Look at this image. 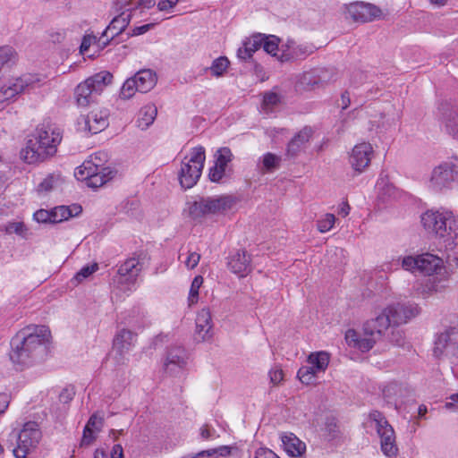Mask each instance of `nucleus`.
<instances>
[{
  "instance_id": "obj_22",
  "label": "nucleus",
  "mask_w": 458,
  "mask_h": 458,
  "mask_svg": "<svg viewBox=\"0 0 458 458\" xmlns=\"http://www.w3.org/2000/svg\"><path fill=\"white\" fill-rule=\"evenodd\" d=\"M447 276H429L417 288V293L422 298L427 299L437 293L443 292L447 287Z\"/></svg>"
},
{
  "instance_id": "obj_44",
  "label": "nucleus",
  "mask_w": 458,
  "mask_h": 458,
  "mask_svg": "<svg viewBox=\"0 0 458 458\" xmlns=\"http://www.w3.org/2000/svg\"><path fill=\"white\" fill-rule=\"evenodd\" d=\"M335 216L333 214H326L324 217L317 222L318 230L320 233L328 232L335 225Z\"/></svg>"
},
{
  "instance_id": "obj_48",
  "label": "nucleus",
  "mask_w": 458,
  "mask_h": 458,
  "mask_svg": "<svg viewBox=\"0 0 458 458\" xmlns=\"http://www.w3.org/2000/svg\"><path fill=\"white\" fill-rule=\"evenodd\" d=\"M301 82L306 86H315L318 84L319 81L316 71L306 72L301 78Z\"/></svg>"
},
{
  "instance_id": "obj_52",
  "label": "nucleus",
  "mask_w": 458,
  "mask_h": 458,
  "mask_svg": "<svg viewBox=\"0 0 458 458\" xmlns=\"http://www.w3.org/2000/svg\"><path fill=\"white\" fill-rule=\"evenodd\" d=\"M279 102V96L276 93H267L263 98V105L265 106H274Z\"/></svg>"
},
{
  "instance_id": "obj_62",
  "label": "nucleus",
  "mask_w": 458,
  "mask_h": 458,
  "mask_svg": "<svg viewBox=\"0 0 458 458\" xmlns=\"http://www.w3.org/2000/svg\"><path fill=\"white\" fill-rule=\"evenodd\" d=\"M350 104H351L350 95L347 91H344L341 95L342 109L343 110L346 109L350 106Z\"/></svg>"
},
{
  "instance_id": "obj_2",
  "label": "nucleus",
  "mask_w": 458,
  "mask_h": 458,
  "mask_svg": "<svg viewBox=\"0 0 458 458\" xmlns=\"http://www.w3.org/2000/svg\"><path fill=\"white\" fill-rule=\"evenodd\" d=\"M62 140V130L55 123L44 121L28 139L21 157L28 164L44 162L56 154Z\"/></svg>"
},
{
  "instance_id": "obj_34",
  "label": "nucleus",
  "mask_w": 458,
  "mask_h": 458,
  "mask_svg": "<svg viewBox=\"0 0 458 458\" xmlns=\"http://www.w3.org/2000/svg\"><path fill=\"white\" fill-rule=\"evenodd\" d=\"M231 454V447L228 445H221L216 448L203 450L196 454H189L182 458H211L216 456H227Z\"/></svg>"
},
{
  "instance_id": "obj_19",
  "label": "nucleus",
  "mask_w": 458,
  "mask_h": 458,
  "mask_svg": "<svg viewBox=\"0 0 458 458\" xmlns=\"http://www.w3.org/2000/svg\"><path fill=\"white\" fill-rule=\"evenodd\" d=\"M438 120L447 134L458 140V106L442 104L438 107Z\"/></svg>"
},
{
  "instance_id": "obj_38",
  "label": "nucleus",
  "mask_w": 458,
  "mask_h": 458,
  "mask_svg": "<svg viewBox=\"0 0 458 458\" xmlns=\"http://www.w3.org/2000/svg\"><path fill=\"white\" fill-rule=\"evenodd\" d=\"M6 234L15 233L24 239L27 238L28 229L23 222H9L0 229Z\"/></svg>"
},
{
  "instance_id": "obj_7",
  "label": "nucleus",
  "mask_w": 458,
  "mask_h": 458,
  "mask_svg": "<svg viewBox=\"0 0 458 458\" xmlns=\"http://www.w3.org/2000/svg\"><path fill=\"white\" fill-rule=\"evenodd\" d=\"M10 437L15 441V445L13 443L11 444L13 456L15 458H26L38 445L42 433L37 422L29 421L23 425L18 433L13 431Z\"/></svg>"
},
{
  "instance_id": "obj_15",
  "label": "nucleus",
  "mask_w": 458,
  "mask_h": 458,
  "mask_svg": "<svg viewBox=\"0 0 458 458\" xmlns=\"http://www.w3.org/2000/svg\"><path fill=\"white\" fill-rule=\"evenodd\" d=\"M141 270L142 264L139 258L127 259L118 268L116 281L119 284L126 285L124 290L131 291Z\"/></svg>"
},
{
  "instance_id": "obj_10",
  "label": "nucleus",
  "mask_w": 458,
  "mask_h": 458,
  "mask_svg": "<svg viewBox=\"0 0 458 458\" xmlns=\"http://www.w3.org/2000/svg\"><path fill=\"white\" fill-rule=\"evenodd\" d=\"M402 267L412 273L420 272L428 276H442L444 262L441 258L427 252L403 258Z\"/></svg>"
},
{
  "instance_id": "obj_57",
  "label": "nucleus",
  "mask_w": 458,
  "mask_h": 458,
  "mask_svg": "<svg viewBox=\"0 0 458 458\" xmlns=\"http://www.w3.org/2000/svg\"><path fill=\"white\" fill-rule=\"evenodd\" d=\"M10 403V396L7 394H0V415L4 413Z\"/></svg>"
},
{
  "instance_id": "obj_53",
  "label": "nucleus",
  "mask_w": 458,
  "mask_h": 458,
  "mask_svg": "<svg viewBox=\"0 0 458 458\" xmlns=\"http://www.w3.org/2000/svg\"><path fill=\"white\" fill-rule=\"evenodd\" d=\"M200 255L197 252L189 253L187 259L185 260V265L188 268L193 269L198 263L199 262Z\"/></svg>"
},
{
  "instance_id": "obj_59",
  "label": "nucleus",
  "mask_w": 458,
  "mask_h": 458,
  "mask_svg": "<svg viewBox=\"0 0 458 458\" xmlns=\"http://www.w3.org/2000/svg\"><path fill=\"white\" fill-rule=\"evenodd\" d=\"M390 341L396 345H403V338L402 332L399 330L392 331Z\"/></svg>"
},
{
  "instance_id": "obj_18",
  "label": "nucleus",
  "mask_w": 458,
  "mask_h": 458,
  "mask_svg": "<svg viewBox=\"0 0 458 458\" xmlns=\"http://www.w3.org/2000/svg\"><path fill=\"white\" fill-rule=\"evenodd\" d=\"M215 164L209 168L208 178L213 182H219L226 174L228 164L233 160V155L229 148L224 147L216 150Z\"/></svg>"
},
{
  "instance_id": "obj_9",
  "label": "nucleus",
  "mask_w": 458,
  "mask_h": 458,
  "mask_svg": "<svg viewBox=\"0 0 458 458\" xmlns=\"http://www.w3.org/2000/svg\"><path fill=\"white\" fill-rule=\"evenodd\" d=\"M205 159V148L201 146L193 148L189 156L184 157L179 173V182L182 188L190 189L198 182Z\"/></svg>"
},
{
  "instance_id": "obj_12",
  "label": "nucleus",
  "mask_w": 458,
  "mask_h": 458,
  "mask_svg": "<svg viewBox=\"0 0 458 458\" xmlns=\"http://www.w3.org/2000/svg\"><path fill=\"white\" fill-rule=\"evenodd\" d=\"M369 419L375 423L377 432L380 437L383 454L387 457L395 456L398 449L395 444L394 432L383 413L378 411H372L369 414Z\"/></svg>"
},
{
  "instance_id": "obj_47",
  "label": "nucleus",
  "mask_w": 458,
  "mask_h": 458,
  "mask_svg": "<svg viewBox=\"0 0 458 458\" xmlns=\"http://www.w3.org/2000/svg\"><path fill=\"white\" fill-rule=\"evenodd\" d=\"M325 432L330 439H334L337 436L338 426L335 418L331 416L326 419Z\"/></svg>"
},
{
  "instance_id": "obj_1",
  "label": "nucleus",
  "mask_w": 458,
  "mask_h": 458,
  "mask_svg": "<svg viewBox=\"0 0 458 458\" xmlns=\"http://www.w3.org/2000/svg\"><path fill=\"white\" fill-rule=\"evenodd\" d=\"M420 313V308L414 303H396L389 305L375 318L368 320L364 325V337L353 329L345 333V341L350 347L362 352L373 348L377 340L391 326L406 323Z\"/></svg>"
},
{
  "instance_id": "obj_63",
  "label": "nucleus",
  "mask_w": 458,
  "mask_h": 458,
  "mask_svg": "<svg viewBox=\"0 0 458 458\" xmlns=\"http://www.w3.org/2000/svg\"><path fill=\"white\" fill-rule=\"evenodd\" d=\"M450 402L445 403V407L448 409L458 407V393L454 394L449 397Z\"/></svg>"
},
{
  "instance_id": "obj_54",
  "label": "nucleus",
  "mask_w": 458,
  "mask_h": 458,
  "mask_svg": "<svg viewBox=\"0 0 458 458\" xmlns=\"http://www.w3.org/2000/svg\"><path fill=\"white\" fill-rule=\"evenodd\" d=\"M95 439V437L93 435L92 428H89V427H85L83 430V436L81 439V445H89L93 440Z\"/></svg>"
},
{
  "instance_id": "obj_31",
  "label": "nucleus",
  "mask_w": 458,
  "mask_h": 458,
  "mask_svg": "<svg viewBox=\"0 0 458 458\" xmlns=\"http://www.w3.org/2000/svg\"><path fill=\"white\" fill-rule=\"evenodd\" d=\"M281 161V157L267 152L259 158L258 168L261 174L273 173L280 167Z\"/></svg>"
},
{
  "instance_id": "obj_40",
  "label": "nucleus",
  "mask_w": 458,
  "mask_h": 458,
  "mask_svg": "<svg viewBox=\"0 0 458 458\" xmlns=\"http://www.w3.org/2000/svg\"><path fill=\"white\" fill-rule=\"evenodd\" d=\"M137 91H138L137 83L134 81L133 78L131 77L123 82V84L121 88V90H120V98L123 99H129L132 96H134V94Z\"/></svg>"
},
{
  "instance_id": "obj_39",
  "label": "nucleus",
  "mask_w": 458,
  "mask_h": 458,
  "mask_svg": "<svg viewBox=\"0 0 458 458\" xmlns=\"http://www.w3.org/2000/svg\"><path fill=\"white\" fill-rule=\"evenodd\" d=\"M311 53L307 47L298 46L293 48V53H282L277 58L282 62H287L293 58H304L307 55Z\"/></svg>"
},
{
  "instance_id": "obj_5",
  "label": "nucleus",
  "mask_w": 458,
  "mask_h": 458,
  "mask_svg": "<svg viewBox=\"0 0 458 458\" xmlns=\"http://www.w3.org/2000/svg\"><path fill=\"white\" fill-rule=\"evenodd\" d=\"M106 158V155L102 152L96 153L86 160L82 165L76 168L75 176L78 180L87 181V184L92 188H98L114 177V172L109 167H103L102 162Z\"/></svg>"
},
{
  "instance_id": "obj_13",
  "label": "nucleus",
  "mask_w": 458,
  "mask_h": 458,
  "mask_svg": "<svg viewBox=\"0 0 458 458\" xmlns=\"http://www.w3.org/2000/svg\"><path fill=\"white\" fill-rule=\"evenodd\" d=\"M42 81L40 76L34 74L16 78L0 89V101L10 100L21 93H29L39 88L43 84Z\"/></svg>"
},
{
  "instance_id": "obj_64",
  "label": "nucleus",
  "mask_w": 458,
  "mask_h": 458,
  "mask_svg": "<svg viewBox=\"0 0 458 458\" xmlns=\"http://www.w3.org/2000/svg\"><path fill=\"white\" fill-rule=\"evenodd\" d=\"M98 423L101 425L102 424V419H98L97 417V415L93 414L89 418V421H88V423H87V425L85 427H89V428H97Z\"/></svg>"
},
{
  "instance_id": "obj_51",
  "label": "nucleus",
  "mask_w": 458,
  "mask_h": 458,
  "mask_svg": "<svg viewBox=\"0 0 458 458\" xmlns=\"http://www.w3.org/2000/svg\"><path fill=\"white\" fill-rule=\"evenodd\" d=\"M200 437L203 439H215L218 437L219 436L216 434V431L210 428L208 425H204L200 428Z\"/></svg>"
},
{
  "instance_id": "obj_20",
  "label": "nucleus",
  "mask_w": 458,
  "mask_h": 458,
  "mask_svg": "<svg viewBox=\"0 0 458 458\" xmlns=\"http://www.w3.org/2000/svg\"><path fill=\"white\" fill-rule=\"evenodd\" d=\"M373 148L369 143L362 142L354 146L350 155V164L357 172H362L369 166Z\"/></svg>"
},
{
  "instance_id": "obj_11",
  "label": "nucleus",
  "mask_w": 458,
  "mask_h": 458,
  "mask_svg": "<svg viewBox=\"0 0 458 458\" xmlns=\"http://www.w3.org/2000/svg\"><path fill=\"white\" fill-rule=\"evenodd\" d=\"M457 182L458 159L454 158L433 168L428 180V187L434 191H442L452 189Z\"/></svg>"
},
{
  "instance_id": "obj_58",
  "label": "nucleus",
  "mask_w": 458,
  "mask_h": 458,
  "mask_svg": "<svg viewBox=\"0 0 458 458\" xmlns=\"http://www.w3.org/2000/svg\"><path fill=\"white\" fill-rule=\"evenodd\" d=\"M73 395L74 392L72 390L64 389L59 394V400L64 403H67L73 398Z\"/></svg>"
},
{
  "instance_id": "obj_3",
  "label": "nucleus",
  "mask_w": 458,
  "mask_h": 458,
  "mask_svg": "<svg viewBox=\"0 0 458 458\" xmlns=\"http://www.w3.org/2000/svg\"><path fill=\"white\" fill-rule=\"evenodd\" d=\"M50 332L46 326L27 327L18 332L11 340V360L18 365H29L46 349Z\"/></svg>"
},
{
  "instance_id": "obj_43",
  "label": "nucleus",
  "mask_w": 458,
  "mask_h": 458,
  "mask_svg": "<svg viewBox=\"0 0 458 458\" xmlns=\"http://www.w3.org/2000/svg\"><path fill=\"white\" fill-rule=\"evenodd\" d=\"M59 178L54 174L48 175L38 186L39 193H47L52 191L57 184Z\"/></svg>"
},
{
  "instance_id": "obj_60",
  "label": "nucleus",
  "mask_w": 458,
  "mask_h": 458,
  "mask_svg": "<svg viewBox=\"0 0 458 458\" xmlns=\"http://www.w3.org/2000/svg\"><path fill=\"white\" fill-rule=\"evenodd\" d=\"M123 451L121 445H114L111 452V458H123Z\"/></svg>"
},
{
  "instance_id": "obj_6",
  "label": "nucleus",
  "mask_w": 458,
  "mask_h": 458,
  "mask_svg": "<svg viewBox=\"0 0 458 458\" xmlns=\"http://www.w3.org/2000/svg\"><path fill=\"white\" fill-rule=\"evenodd\" d=\"M113 74L107 71H101L80 83L74 90V97L79 106H88L94 102L96 97L100 95L106 86L112 83Z\"/></svg>"
},
{
  "instance_id": "obj_26",
  "label": "nucleus",
  "mask_w": 458,
  "mask_h": 458,
  "mask_svg": "<svg viewBox=\"0 0 458 458\" xmlns=\"http://www.w3.org/2000/svg\"><path fill=\"white\" fill-rule=\"evenodd\" d=\"M213 327L211 313L208 309H202L196 318V332L199 338L203 341L211 337V330Z\"/></svg>"
},
{
  "instance_id": "obj_25",
  "label": "nucleus",
  "mask_w": 458,
  "mask_h": 458,
  "mask_svg": "<svg viewBox=\"0 0 458 458\" xmlns=\"http://www.w3.org/2000/svg\"><path fill=\"white\" fill-rule=\"evenodd\" d=\"M313 131L310 127L305 126L293 138L287 145L286 154L290 157H296L305 147L311 138Z\"/></svg>"
},
{
  "instance_id": "obj_23",
  "label": "nucleus",
  "mask_w": 458,
  "mask_h": 458,
  "mask_svg": "<svg viewBox=\"0 0 458 458\" xmlns=\"http://www.w3.org/2000/svg\"><path fill=\"white\" fill-rule=\"evenodd\" d=\"M131 18V13H122L115 16L100 37V39L106 38V41H103V44L106 45L110 40L114 39V37L121 34L129 25Z\"/></svg>"
},
{
  "instance_id": "obj_21",
  "label": "nucleus",
  "mask_w": 458,
  "mask_h": 458,
  "mask_svg": "<svg viewBox=\"0 0 458 458\" xmlns=\"http://www.w3.org/2000/svg\"><path fill=\"white\" fill-rule=\"evenodd\" d=\"M107 112L103 110H92L87 115L82 116L79 124L83 123L84 129L92 134L102 131L108 125Z\"/></svg>"
},
{
  "instance_id": "obj_37",
  "label": "nucleus",
  "mask_w": 458,
  "mask_h": 458,
  "mask_svg": "<svg viewBox=\"0 0 458 458\" xmlns=\"http://www.w3.org/2000/svg\"><path fill=\"white\" fill-rule=\"evenodd\" d=\"M229 60L225 56L216 58L210 66L205 67L203 71L207 72L210 71L211 74L215 77H221L229 66Z\"/></svg>"
},
{
  "instance_id": "obj_30",
  "label": "nucleus",
  "mask_w": 458,
  "mask_h": 458,
  "mask_svg": "<svg viewBox=\"0 0 458 458\" xmlns=\"http://www.w3.org/2000/svg\"><path fill=\"white\" fill-rule=\"evenodd\" d=\"M82 212L81 206H58L52 209V224L61 223L70 217L77 216Z\"/></svg>"
},
{
  "instance_id": "obj_56",
  "label": "nucleus",
  "mask_w": 458,
  "mask_h": 458,
  "mask_svg": "<svg viewBox=\"0 0 458 458\" xmlns=\"http://www.w3.org/2000/svg\"><path fill=\"white\" fill-rule=\"evenodd\" d=\"M255 458H280L267 448H259L256 451Z\"/></svg>"
},
{
  "instance_id": "obj_36",
  "label": "nucleus",
  "mask_w": 458,
  "mask_h": 458,
  "mask_svg": "<svg viewBox=\"0 0 458 458\" xmlns=\"http://www.w3.org/2000/svg\"><path fill=\"white\" fill-rule=\"evenodd\" d=\"M402 387L396 382L386 385L383 389V397L389 404L397 405V398L401 395Z\"/></svg>"
},
{
  "instance_id": "obj_33",
  "label": "nucleus",
  "mask_w": 458,
  "mask_h": 458,
  "mask_svg": "<svg viewBox=\"0 0 458 458\" xmlns=\"http://www.w3.org/2000/svg\"><path fill=\"white\" fill-rule=\"evenodd\" d=\"M282 442L285 451L292 456L301 455L306 449L305 444L293 434L284 436L282 437Z\"/></svg>"
},
{
  "instance_id": "obj_35",
  "label": "nucleus",
  "mask_w": 458,
  "mask_h": 458,
  "mask_svg": "<svg viewBox=\"0 0 458 458\" xmlns=\"http://www.w3.org/2000/svg\"><path fill=\"white\" fill-rule=\"evenodd\" d=\"M308 362L317 372L324 371L329 363V355L326 352L311 353L308 357Z\"/></svg>"
},
{
  "instance_id": "obj_4",
  "label": "nucleus",
  "mask_w": 458,
  "mask_h": 458,
  "mask_svg": "<svg viewBox=\"0 0 458 458\" xmlns=\"http://www.w3.org/2000/svg\"><path fill=\"white\" fill-rule=\"evenodd\" d=\"M425 231L438 238L446 250L458 249V219L448 210H427L420 216Z\"/></svg>"
},
{
  "instance_id": "obj_24",
  "label": "nucleus",
  "mask_w": 458,
  "mask_h": 458,
  "mask_svg": "<svg viewBox=\"0 0 458 458\" xmlns=\"http://www.w3.org/2000/svg\"><path fill=\"white\" fill-rule=\"evenodd\" d=\"M229 269L241 277L251 271L250 258L245 250H238L228 260Z\"/></svg>"
},
{
  "instance_id": "obj_14",
  "label": "nucleus",
  "mask_w": 458,
  "mask_h": 458,
  "mask_svg": "<svg viewBox=\"0 0 458 458\" xmlns=\"http://www.w3.org/2000/svg\"><path fill=\"white\" fill-rule=\"evenodd\" d=\"M445 351L458 358V327H450L437 335L434 346V355L440 358Z\"/></svg>"
},
{
  "instance_id": "obj_50",
  "label": "nucleus",
  "mask_w": 458,
  "mask_h": 458,
  "mask_svg": "<svg viewBox=\"0 0 458 458\" xmlns=\"http://www.w3.org/2000/svg\"><path fill=\"white\" fill-rule=\"evenodd\" d=\"M33 217L38 223H52V209H39L34 213Z\"/></svg>"
},
{
  "instance_id": "obj_16",
  "label": "nucleus",
  "mask_w": 458,
  "mask_h": 458,
  "mask_svg": "<svg viewBox=\"0 0 458 458\" xmlns=\"http://www.w3.org/2000/svg\"><path fill=\"white\" fill-rule=\"evenodd\" d=\"M188 354L182 346H172L167 350L164 361V370L171 375L179 374L187 365Z\"/></svg>"
},
{
  "instance_id": "obj_27",
  "label": "nucleus",
  "mask_w": 458,
  "mask_h": 458,
  "mask_svg": "<svg viewBox=\"0 0 458 458\" xmlns=\"http://www.w3.org/2000/svg\"><path fill=\"white\" fill-rule=\"evenodd\" d=\"M265 35L260 33L254 34L250 38H247L243 42V47H240L237 51L238 58L244 61L251 58L252 54L262 47Z\"/></svg>"
},
{
  "instance_id": "obj_46",
  "label": "nucleus",
  "mask_w": 458,
  "mask_h": 458,
  "mask_svg": "<svg viewBox=\"0 0 458 458\" xmlns=\"http://www.w3.org/2000/svg\"><path fill=\"white\" fill-rule=\"evenodd\" d=\"M203 283V278L201 276H195L191 282L190 293H189V300L191 302H196L199 296V290Z\"/></svg>"
},
{
  "instance_id": "obj_49",
  "label": "nucleus",
  "mask_w": 458,
  "mask_h": 458,
  "mask_svg": "<svg viewBox=\"0 0 458 458\" xmlns=\"http://www.w3.org/2000/svg\"><path fill=\"white\" fill-rule=\"evenodd\" d=\"M270 383L274 386L279 385L284 379V372L281 368L276 366L268 372Z\"/></svg>"
},
{
  "instance_id": "obj_8",
  "label": "nucleus",
  "mask_w": 458,
  "mask_h": 458,
  "mask_svg": "<svg viewBox=\"0 0 458 458\" xmlns=\"http://www.w3.org/2000/svg\"><path fill=\"white\" fill-rule=\"evenodd\" d=\"M234 201L230 196L199 198L192 202H188L189 216L194 219L223 214L232 208Z\"/></svg>"
},
{
  "instance_id": "obj_42",
  "label": "nucleus",
  "mask_w": 458,
  "mask_h": 458,
  "mask_svg": "<svg viewBox=\"0 0 458 458\" xmlns=\"http://www.w3.org/2000/svg\"><path fill=\"white\" fill-rule=\"evenodd\" d=\"M317 371L311 366H303L301 367L298 372L297 377L301 380V383L309 385L312 383L315 378Z\"/></svg>"
},
{
  "instance_id": "obj_61",
  "label": "nucleus",
  "mask_w": 458,
  "mask_h": 458,
  "mask_svg": "<svg viewBox=\"0 0 458 458\" xmlns=\"http://www.w3.org/2000/svg\"><path fill=\"white\" fill-rule=\"evenodd\" d=\"M174 7V4H172L171 0H161L157 4V8L159 11H167Z\"/></svg>"
},
{
  "instance_id": "obj_29",
  "label": "nucleus",
  "mask_w": 458,
  "mask_h": 458,
  "mask_svg": "<svg viewBox=\"0 0 458 458\" xmlns=\"http://www.w3.org/2000/svg\"><path fill=\"white\" fill-rule=\"evenodd\" d=\"M134 81L137 83L138 92L147 93L150 91L157 83L156 73L149 70H140L132 76Z\"/></svg>"
},
{
  "instance_id": "obj_32",
  "label": "nucleus",
  "mask_w": 458,
  "mask_h": 458,
  "mask_svg": "<svg viewBox=\"0 0 458 458\" xmlns=\"http://www.w3.org/2000/svg\"><path fill=\"white\" fill-rule=\"evenodd\" d=\"M157 114V109L154 105H147L141 107L136 121L137 126L141 130H146L153 123Z\"/></svg>"
},
{
  "instance_id": "obj_55",
  "label": "nucleus",
  "mask_w": 458,
  "mask_h": 458,
  "mask_svg": "<svg viewBox=\"0 0 458 458\" xmlns=\"http://www.w3.org/2000/svg\"><path fill=\"white\" fill-rule=\"evenodd\" d=\"M153 27H154L153 23H148V24H145V25H142V26L135 27L131 30V32H130L128 35L130 37L140 36V35H142V34L146 33L147 31H148Z\"/></svg>"
},
{
  "instance_id": "obj_41",
  "label": "nucleus",
  "mask_w": 458,
  "mask_h": 458,
  "mask_svg": "<svg viewBox=\"0 0 458 458\" xmlns=\"http://www.w3.org/2000/svg\"><path fill=\"white\" fill-rule=\"evenodd\" d=\"M280 39L274 35L266 36L263 41L262 47L264 51L273 56H277L276 51L278 50V44Z\"/></svg>"
},
{
  "instance_id": "obj_28",
  "label": "nucleus",
  "mask_w": 458,
  "mask_h": 458,
  "mask_svg": "<svg viewBox=\"0 0 458 458\" xmlns=\"http://www.w3.org/2000/svg\"><path fill=\"white\" fill-rule=\"evenodd\" d=\"M136 341V335L127 329L120 330L114 339V349L120 354L123 355L129 352L130 349L134 345Z\"/></svg>"
},
{
  "instance_id": "obj_45",
  "label": "nucleus",
  "mask_w": 458,
  "mask_h": 458,
  "mask_svg": "<svg viewBox=\"0 0 458 458\" xmlns=\"http://www.w3.org/2000/svg\"><path fill=\"white\" fill-rule=\"evenodd\" d=\"M98 269V266L97 263H94L93 265L84 266L76 273V275L73 277V280H75L79 284L87 277H89L90 275H92L94 272H96Z\"/></svg>"
},
{
  "instance_id": "obj_17",
  "label": "nucleus",
  "mask_w": 458,
  "mask_h": 458,
  "mask_svg": "<svg viewBox=\"0 0 458 458\" xmlns=\"http://www.w3.org/2000/svg\"><path fill=\"white\" fill-rule=\"evenodd\" d=\"M347 14L354 21L369 22L379 17L381 10L371 4L356 2L348 5Z\"/></svg>"
}]
</instances>
